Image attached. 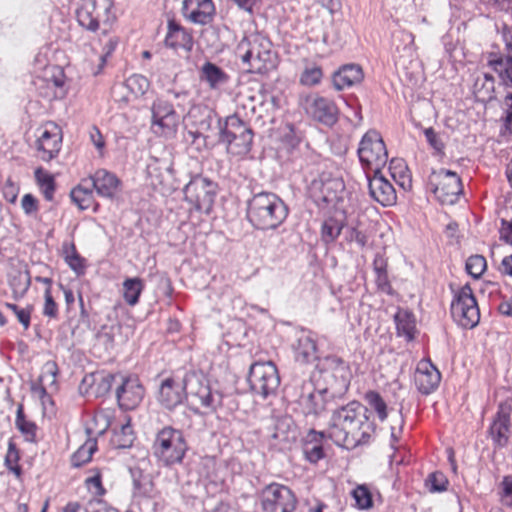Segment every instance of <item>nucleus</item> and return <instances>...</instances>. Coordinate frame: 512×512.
<instances>
[{
	"label": "nucleus",
	"instance_id": "nucleus-46",
	"mask_svg": "<svg viewBox=\"0 0 512 512\" xmlns=\"http://www.w3.org/2000/svg\"><path fill=\"white\" fill-rule=\"evenodd\" d=\"M196 112H199L202 118L195 122L198 127V131L194 133L190 132L194 139L200 137L202 132L209 131L214 119L213 112L208 108H194L190 111L189 114L191 117H196Z\"/></svg>",
	"mask_w": 512,
	"mask_h": 512
},
{
	"label": "nucleus",
	"instance_id": "nucleus-45",
	"mask_svg": "<svg viewBox=\"0 0 512 512\" xmlns=\"http://www.w3.org/2000/svg\"><path fill=\"white\" fill-rule=\"evenodd\" d=\"M365 401L369 405V407L376 412L378 419L383 422L387 419V404L381 395L373 390H370L365 393Z\"/></svg>",
	"mask_w": 512,
	"mask_h": 512
},
{
	"label": "nucleus",
	"instance_id": "nucleus-30",
	"mask_svg": "<svg viewBox=\"0 0 512 512\" xmlns=\"http://www.w3.org/2000/svg\"><path fill=\"white\" fill-rule=\"evenodd\" d=\"M293 350L297 361L308 363L316 358L317 346L311 332L302 330L297 334Z\"/></svg>",
	"mask_w": 512,
	"mask_h": 512
},
{
	"label": "nucleus",
	"instance_id": "nucleus-62",
	"mask_svg": "<svg viewBox=\"0 0 512 512\" xmlns=\"http://www.w3.org/2000/svg\"><path fill=\"white\" fill-rule=\"evenodd\" d=\"M503 499L508 507H512V477L505 476L502 480Z\"/></svg>",
	"mask_w": 512,
	"mask_h": 512
},
{
	"label": "nucleus",
	"instance_id": "nucleus-59",
	"mask_svg": "<svg viewBox=\"0 0 512 512\" xmlns=\"http://www.w3.org/2000/svg\"><path fill=\"white\" fill-rule=\"evenodd\" d=\"M44 298L45 303L43 308V314L49 318H56L58 315V306L51 294L50 288L45 289Z\"/></svg>",
	"mask_w": 512,
	"mask_h": 512
},
{
	"label": "nucleus",
	"instance_id": "nucleus-17",
	"mask_svg": "<svg viewBox=\"0 0 512 512\" xmlns=\"http://www.w3.org/2000/svg\"><path fill=\"white\" fill-rule=\"evenodd\" d=\"M345 189L344 182L329 172H321L309 184L308 190L315 202L335 203Z\"/></svg>",
	"mask_w": 512,
	"mask_h": 512
},
{
	"label": "nucleus",
	"instance_id": "nucleus-52",
	"mask_svg": "<svg viewBox=\"0 0 512 512\" xmlns=\"http://www.w3.org/2000/svg\"><path fill=\"white\" fill-rule=\"evenodd\" d=\"M322 76V69L319 66L308 67L302 72L300 83L306 86H314L320 83Z\"/></svg>",
	"mask_w": 512,
	"mask_h": 512
},
{
	"label": "nucleus",
	"instance_id": "nucleus-61",
	"mask_svg": "<svg viewBox=\"0 0 512 512\" xmlns=\"http://www.w3.org/2000/svg\"><path fill=\"white\" fill-rule=\"evenodd\" d=\"M21 207L26 215L38 212V200L32 194H25L21 199Z\"/></svg>",
	"mask_w": 512,
	"mask_h": 512
},
{
	"label": "nucleus",
	"instance_id": "nucleus-8",
	"mask_svg": "<svg viewBox=\"0 0 512 512\" xmlns=\"http://www.w3.org/2000/svg\"><path fill=\"white\" fill-rule=\"evenodd\" d=\"M247 380L251 391L263 399L275 395L280 385L278 369L271 361L253 363Z\"/></svg>",
	"mask_w": 512,
	"mask_h": 512
},
{
	"label": "nucleus",
	"instance_id": "nucleus-32",
	"mask_svg": "<svg viewBox=\"0 0 512 512\" xmlns=\"http://www.w3.org/2000/svg\"><path fill=\"white\" fill-rule=\"evenodd\" d=\"M90 183L89 178L82 179L70 192L72 202L82 211L89 209L94 203V189Z\"/></svg>",
	"mask_w": 512,
	"mask_h": 512
},
{
	"label": "nucleus",
	"instance_id": "nucleus-40",
	"mask_svg": "<svg viewBox=\"0 0 512 512\" xmlns=\"http://www.w3.org/2000/svg\"><path fill=\"white\" fill-rule=\"evenodd\" d=\"M37 185L39 186L44 198L47 201H52L56 190V183L54 177L43 168L39 167L34 172Z\"/></svg>",
	"mask_w": 512,
	"mask_h": 512
},
{
	"label": "nucleus",
	"instance_id": "nucleus-5",
	"mask_svg": "<svg viewBox=\"0 0 512 512\" xmlns=\"http://www.w3.org/2000/svg\"><path fill=\"white\" fill-rule=\"evenodd\" d=\"M219 124V142L226 146L229 154L244 156L251 150L253 143V130L236 114L228 116L224 123Z\"/></svg>",
	"mask_w": 512,
	"mask_h": 512
},
{
	"label": "nucleus",
	"instance_id": "nucleus-37",
	"mask_svg": "<svg viewBox=\"0 0 512 512\" xmlns=\"http://www.w3.org/2000/svg\"><path fill=\"white\" fill-rule=\"evenodd\" d=\"M9 285L13 292V298L19 300L27 293L31 285L30 272L27 269H19L10 275Z\"/></svg>",
	"mask_w": 512,
	"mask_h": 512
},
{
	"label": "nucleus",
	"instance_id": "nucleus-34",
	"mask_svg": "<svg viewBox=\"0 0 512 512\" xmlns=\"http://www.w3.org/2000/svg\"><path fill=\"white\" fill-rule=\"evenodd\" d=\"M373 271L378 290L385 294L393 295L394 291L387 273V260L380 254H377L373 260Z\"/></svg>",
	"mask_w": 512,
	"mask_h": 512
},
{
	"label": "nucleus",
	"instance_id": "nucleus-51",
	"mask_svg": "<svg viewBox=\"0 0 512 512\" xmlns=\"http://www.w3.org/2000/svg\"><path fill=\"white\" fill-rule=\"evenodd\" d=\"M117 376L112 374H107L101 376L98 380H96L92 386L93 392L97 397H103L112 389L113 383L116 381Z\"/></svg>",
	"mask_w": 512,
	"mask_h": 512
},
{
	"label": "nucleus",
	"instance_id": "nucleus-55",
	"mask_svg": "<svg viewBox=\"0 0 512 512\" xmlns=\"http://www.w3.org/2000/svg\"><path fill=\"white\" fill-rule=\"evenodd\" d=\"M127 86L135 94L143 95L149 87V81L146 77L135 74L128 78Z\"/></svg>",
	"mask_w": 512,
	"mask_h": 512
},
{
	"label": "nucleus",
	"instance_id": "nucleus-9",
	"mask_svg": "<svg viewBox=\"0 0 512 512\" xmlns=\"http://www.w3.org/2000/svg\"><path fill=\"white\" fill-rule=\"evenodd\" d=\"M450 312L453 320L463 328L472 329L479 323V307L469 284L454 294Z\"/></svg>",
	"mask_w": 512,
	"mask_h": 512
},
{
	"label": "nucleus",
	"instance_id": "nucleus-48",
	"mask_svg": "<svg viewBox=\"0 0 512 512\" xmlns=\"http://www.w3.org/2000/svg\"><path fill=\"white\" fill-rule=\"evenodd\" d=\"M97 449L96 441H88L82 445L71 457L73 467H80L89 462Z\"/></svg>",
	"mask_w": 512,
	"mask_h": 512
},
{
	"label": "nucleus",
	"instance_id": "nucleus-53",
	"mask_svg": "<svg viewBox=\"0 0 512 512\" xmlns=\"http://www.w3.org/2000/svg\"><path fill=\"white\" fill-rule=\"evenodd\" d=\"M426 485L430 492H442L447 489L448 480L443 473L434 472L428 476Z\"/></svg>",
	"mask_w": 512,
	"mask_h": 512
},
{
	"label": "nucleus",
	"instance_id": "nucleus-21",
	"mask_svg": "<svg viewBox=\"0 0 512 512\" xmlns=\"http://www.w3.org/2000/svg\"><path fill=\"white\" fill-rule=\"evenodd\" d=\"M186 399L183 379L176 380L173 377H167L160 383L157 393L159 404L168 410L176 408Z\"/></svg>",
	"mask_w": 512,
	"mask_h": 512
},
{
	"label": "nucleus",
	"instance_id": "nucleus-14",
	"mask_svg": "<svg viewBox=\"0 0 512 512\" xmlns=\"http://www.w3.org/2000/svg\"><path fill=\"white\" fill-rule=\"evenodd\" d=\"M428 187L442 203H454L462 192V181L456 172L441 168L432 171L428 179Z\"/></svg>",
	"mask_w": 512,
	"mask_h": 512
},
{
	"label": "nucleus",
	"instance_id": "nucleus-57",
	"mask_svg": "<svg viewBox=\"0 0 512 512\" xmlns=\"http://www.w3.org/2000/svg\"><path fill=\"white\" fill-rule=\"evenodd\" d=\"M5 306L14 312L15 316L17 317L18 321L21 323L23 328L27 330L30 326L31 321V309L20 308L16 304L8 302L5 303Z\"/></svg>",
	"mask_w": 512,
	"mask_h": 512
},
{
	"label": "nucleus",
	"instance_id": "nucleus-39",
	"mask_svg": "<svg viewBox=\"0 0 512 512\" xmlns=\"http://www.w3.org/2000/svg\"><path fill=\"white\" fill-rule=\"evenodd\" d=\"M144 289V282L138 277L127 278L123 282V299L130 306H135Z\"/></svg>",
	"mask_w": 512,
	"mask_h": 512
},
{
	"label": "nucleus",
	"instance_id": "nucleus-11",
	"mask_svg": "<svg viewBox=\"0 0 512 512\" xmlns=\"http://www.w3.org/2000/svg\"><path fill=\"white\" fill-rule=\"evenodd\" d=\"M184 390L186 398L190 397L192 403L215 411L221 405L222 396L219 393H213L208 384V380L201 372L189 371L183 377Z\"/></svg>",
	"mask_w": 512,
	"mask_h": 512
},
{
	"label": "nucleus",
	"instance_id": "nucleus-38",
	"mask_svg": "<svg viewBox=\"0 0 512 512\" xmlns=\"http://www.w3.org/2000/svg\"><path fill=\"white\" fill-rule=\"evenodd\" d=\"M63 77H64L63 72L61 70H59L58 75H52V77L49 79L38 78L35 81V84H38L40 82L42 84H47L48 89H53L52 93L41 92V95L44 98H47L49 100L61 99L65 96Z\"/></svg>",
	"mask_w": 512,
	"mask_h": 512
},
{
	"label": "nucleus",
	"instance_id": "nucleus-13",
	"mask_svg": "<svg viewBox=\"0 0 512 512\" xmlns=\"http://www.w3.org/2000/svg\"><path fill=\"white\" fill-rule=\"evenodd\" d=\"M319 374L329 391H346L350 385L351 371L348 363L335 355L324 357L318 364Z\"/></svg>",
	"mask_w": 512,
	"mask_h": 512
},
{
	"label": "nucleus",
	"instance_id": "nucleus-29",
	"mask_svg": "<svg viewBox=\"0 0 512 512\" xmlns=\"http://www.w3.org/2000/svg\"><path fill=\"white\" fill-rule=\"evenodd\" d=\"M364 78L362 67L358 64H345L333 74V85L336 90H343L359 84Z\"/></svg>",
	"mask_w": 512,
	"mask_h": 512
},
{
	"label": "nucleus",
	"instance_id": "nucleus-31",
	"mask_svg": "<svg viewBox=\"0 0 512 512\" xmlns=\"http://www.w3.org/2000/svg\"><path fill=\"white\" fill-rule=\"evenodd\" d=\"M488 66L499 75V78L506 87L512 89V54L502 57L495 53H490Z\"/></svg>",
	"mask_w": 512,
	"mask_h": 512
},
{
	"label": "nucleus",
	"instance_id": "nucleus-24",
	"mask_svg": "<svg viewBox=\"0 0 512 512\" xmlns=\"http://www.w3.org/2000/svg\"><path fill=\"white\" fill-rule=\"evenodd\" d=\"M441 381L439 370L430 360H422L415 373V385L420 393L429 395L437 389Z\"/></svg>",
	"mask_w": 512,
	"mask_h": 512
},
{
	"label": "nucleus",
	"instance_id": "nucleus-28",
	"mask_svg": "<svg viewBox=\"0 0 512 512\" xmlns=\"http://www.w3.org/2000/svg\"><path fill=\"white\" fill-rule=\"evenodd\" d=\"M61 140L59 132L43 130L36 141L38 157L45 162L54 159L61 149Z\"/></svg>",
	"mask_w": 512,
	"mask_h": 512
},
{
	"label": "nucleus",
	"instance_id": "nucleus-7",
	"mask_svg": "<svg viewBox=\"0 0 512 512\" xmlns=\"http://www.w3.org/2000/svg\"><path fill=\"white\" fill-rule=\"evenodd\" d=\"M111 0H80L76 9L78 24L84 29L96 32L101 24H109L114 19Z\"/></svg>",
	"mask_w": 512,
	"mask_h": 512
},
{
	"label": "nucleus",
	"instance_id": "nucleus-56",
	"mask_svg": "<svg viewBox=\"0 0 512 512\" xmlns=\"http://www.w3.org/2000/svg\"><path fill=\"white\" fill-rule=\"evenodd\" d=\"M85 483L87 488L97 496H102L106 492L102 485L101 472L98 469L94 470V475L88 477Z\"/></svg>",
	"mask_w": 512,
	"mask_h": 512
},
{
	"label": "nucleus",
	"instance_id": "nucleus-64",
	"mask_svg": "<svg viewBox=\"0 0 512 512\" xmlns=\"http://www.w3.org/2000/svg\"><path fill=\"white\" fill-rule=\"evenodd\" d=\"M500 239L512 245V221L501 220Z\"/></svg>",
	"mask_w": 512,
	"mask_h": 512
},
{
	"label": "nucleus",
	"instance_id": "nucleus-26",
	"mask_svg": "<svg viewBox=\"0 0 512 512\" xmlns=\"http://www.w3.org/2000/svg\"><path fill=\"white\" fill-rule=\"evenodd\" d=\"M164 44L171 49H183L186 52H191L194 41L192 34L186 28L180 25L174 18H170L167 22Z\"/></svg>",
	"mask_w": 512,
	"mask_h": 512
},
{
	"label": "nucleus",
	"instance_id": "nucleus-44",
	"mask_svg": "<svg viewBox=\"0 0 512 512\" xmlns=\"http://www.w3.org/2000/svg\"><path fill=\"white\" fill-rule=\"evenodd\" d=\"M20 460L19 450L12 439L8 442V449L4 459L5 467L11 471L17 479L22 477V468L18 464Z\"/></svg>",
	"mask_w": 512,
	"mask_h": 512
},
{
	"label": "nucleus",
	"instance_id": "nucleus-49",
	"mask_svg": "<svg viewBox=\"0 0 512 512\" xmlns=\"http://www.w3.org/2000/svg\"><path fill=\"white\" fill-rule=\"evenodd\" d=\"M487 268L486 259L482 255H472L466 260V272L473 278H480Z\"/></svg>",
	"mask_w": 512,
	"mask_h": 512
},
{
	"label": "nucleus",
	"instance_id": "nucleus-35",
	"mask_svg": "<svg viewBox=\"0 0 512 512\" xmlns=\"http://www.w3.org/2000/svg\"><path fill=\"white\" fill-rule=\"evenodd\" d=\"M398 336H404L407 341L414 339L416 329L415 318L412 312L401 309L394 316Z\"/></svg>",
	"mask_w": 512,
	"mask_h": 512
},
{
	"label": "nucleus",
	"instance_id": "nucleus-58",
	"mask_svg": "<svg viewBox=\"0 0 512 512\" xmlns=\"http://www.w3.org/2000/svg\"><path fill=\"white\" fill-rule=\"evenodd\" d=\"M502 107L505 113L503 118V126L505 130L512 133V93H507L504 97Z\"/></svg>",
	"mask_w": 512,
	"mask_h": 512
},
{
	"label": "nucleus",
	"instance_id": "nucleus-54",
	"mask_svg": "<svg viewBox=\"0 0 512 512\" xmlns=\"http://www.w3.org/2000/svg\"><path fill=\"white\" fill-rule=\"evenodd\" d=\"M424 135H425L427 142L434 149V151L437 155L444 154L445 145H444L441 137L438 135V133L432 127L424 129Z\"/></svg>",
	"mask_w": 512,
	"mask_h": 512
},
{
	"label": "nucleus",
	"instance_id": "nucleus-33",
	"mask_svg": "<svg viewBox=\"0 0 512 512\" xmlns=\"http://www.w3.org/2000/svg\"><path fill=\"white\" fill-rule=\"evenodd\" d=\"M199 74L200 79L205 81L211 89H216L221 85H224L229 79L228 75L222 68L210 61H207L202 65Z\"/></svg>",
	"mask_w": 512,
	"mask_h": 512
},
{
	"label": "nucleus",
	"instance_id": "nucleus-63",
	"mask_svg": "<svg viewBox=\"0 0 512 512\" xmlns=\"http://www.w3.org/2000/svg\"><path fill=\"white\" fill-rule=\"evenodd\" d=\"M350 240L358 244L359 247L364 248L368 242V236L364 231L354 227L350 231Z\"/></svg>",
	"mask_w": 512,
	"mask_h": 512
},
{
	"label": "nucleus",
	"instance_id": "nucleus-60",
	"mask_svg": "<svg viewBox=\"0 0 512 512\" xmlns=\"http://www.w3.org/2000/svg\"><path fill=\"white\" fill-rule=\"evenodd\" d=\"M288 132L283 137V144L289 153H293L294 150L299 146L301 139L296 134L295 129L292 125H288Z\"/></svg>",
	"mask_w": 512,
	"mask_h": 512
},
{
	"label": "nucleus",
	"instance_id": "nucleus-47",
	"mask_svg": "<svg viewBox=\"0 0 512 512\" xmlns=\"http://www.w3.org/2000/svg\"><path fill=\"white\" fill-rule=\"evenodd\" d=\"M196 112H199L202 118L195 122L198 127V131L194 133L190 132L194 139L200 137L202 132L209 131L214 119L213 112L208 108H194L190 111L189 114L191 117H196Z\"/></svg>",
	"mask_w": 512,
	"mask_h": 512
},
{
	"label": "nucleus",
	"instance_id": "nucleus-22",
	"mask_svg": "<svg viewBox=\"0 0 512 512\" xmlns=\"http://www.w3.org/2000/svg\"><path fill=\"white\" fill-rule=\"evenodd\" d=\"M370 196L382 206H391L396 203L397 195L393 185L381 174V170L373 172V176L366 174Z\"/></svg>",
	"mask_w": 512,
	"mask_h": 512
},
{
	"label": "nucleus",
	"instance_id": "nucleus-12",
	"mask_svg": "<svg viewBox=\"0 0 512 512\" xmlns=\"http://www.w3.org/2000/svg\"><path fill=\"white\" fill-rule=\"evenodd\" d=\"M218 185L210 179L197 175L183 189L184 199L200 212L209 214L217 195Z\"/></svg>",
	"mask_w": 512,
	"mask_h": 512
},
{
	"label": "nucleus",
	"instance_id": "nucleus-41",
	"mask_svg": "<svg viewBox=\"0 0 512 512\" xmlns=\"http://www.w3.org/2000/svg\"><path fill=\"white\" fill-rule=\"evenodd\" d=\"M62 250L68 266L78 275L83 274L85 269L83 258L77 252L75 244L73 242H64Z\"/></svg>",
	"mask_w": 512,
	"mask_h": 512
},
{
	"label": "nucleus",
	"instance_id": "nucleus-25",
	"mask_svg": "<svg viewBox=\"0 0 512 512\" xmlns=\"http://www.w3.org/2000/svg\"><path fill=\"white\" fill-rule=\"evenodd\" d=\"M88 178L93 189L100 197L114 199L120 191V179L106 169H98Z\"/></svg>",
	"mask_w": 512,
	"mask_h": 512
},
{
	"label": "nucleus",
	"instance_id": "nucleus-6",
	"mask_svg": "<svg viewBox=\"0 0 512 512\" xmlns=\"http://www.w3.org/2000/svg\"><path fill=\"white\" fill-rule=\"evenodd\" d=\"M152 449L159 461L171 466L182 462L188 446L180 430L164 427L157 433Z\"/></svg>",
	"mask_w": 512,
	"mask_h": 512
},
{
	"label": "nucleus",
	"instance_id": "nucleus-4",
	"mask_svg": "<svg viewBox=\"0 0 512 512\" xmlns=\"http://www.w3.org/2000/svg\"><path fill=\"white\" fill-rule=\"evenodd\" d=\"M236 55L251 73L266 74L276 67L272 42L260 33L244 37L236 47Z\"/></svg>",
	"mask_w": 512,
	"mask_h": 512
},
{
	"label": "nucleus",
	"instance_id": "nucleus-43",
	"mask_svg": "<svg viewBox=\"0 0 512 512\" xmlns=\"http://www.w3.org/2000/svg\"><path fill=\"white\" fill-rule=\"evenodd\" d=\"M133 442V429L129 423L121 425L120 430H115L111 437V444L117 449L130 448Z\"/></svg>",
	"mask_w": 512,
	"mask_h": 512
},
{
	"label": "nucleus",
	"instance_id": "nucleus-2",
	"mask_svg": "<svg viewBox=\"0 0 512 512\" xmlns=\"http://www.w3.org/2000/svg\"><path fill=\"white\" fill-rule=\"evenodd\" d=\"M289 209L275 193L262 191L247 201V220L258 230H275L288 217Z\"/></svg>",
	"mask_w": 512,
	"mask_h": 512
},
{
	"label": "nucleus",
	"instance_id": "nucleus-36",
	"mask_svg": "<svg viewBox=\"0 0 512 512\" xmlns=\"http://www.w3.org/2000/svg\"><path fill=\"white\" fill-rule=\"evenodd\" d=\"M15 426L24 437L25 441L30 443L36 442V435L38 427L35 422L28 420L24 413V406L22 403L17 405Z\"/></svg>",
	"mask_w": 512,
	"mask_h": 512
},
{
	"label": "nucleus",
	"instance_id": "nucleus-1",
	"mask_svg": "<svg viewBox=\"0 0 512 512\" xmlns=\"http://www.w3.org/2000/svg\"><path fill=\"white\" fill-rule=\"evenodd\" d=\"M366 412L367 408L358 401L334 409L328 425V438L346 448L368 443L376 426L369 421Z\"/></svg>",
	"mask_w": 512,
	"mask_h": 512
},
{
	"label": "nucleus",
	"instance_id": "nucleus-20",
	"mask_svg": "<svg viewBox=\"0 0 512 512\" xmlns=\"http://www.w3.org/2000/svg\"><path fill=\"white\" fill-rule=\"evenodd\" d=\"M181 12L186 20L204 26L214 21L216 9L212 0H183Z\"/></svg>",
	"mask_w": 512,
	"mask_h": 512
},
{
	"label": "nucleus",
	"instance_id": "nucleus-23",
	"mask_svg": "<svg viewBox=\"0 0 512 512\" xmlns=\"http://www.w3.org/2000/svg\"><path fill=\"white\" fill-rule=\"evenodd\" d=\"M511 408L500 404L498 411L489 427V435L498 448L505 447L509 442Z\"/></svg>",
	"mask_w": 512,
	"mask_h": 512
},
{
	"label": "nucleus",
	"instance_id": "nucleus-18",
	"mask_svg": "<svg viewBox=\"0 0 512 512\" xmlns=\"http://www.w3.org/2000/svg\"><path fill=\"white\" fill-rule=\"evenodd\" d=\"M306 112L316 121L332 126L338 120V108L335 103L319 95L307 96L304 100Z\"/></svg>",
	"mask_w": 512,
	"mask_h": 512
},
{
	"label": "nucleus",
	"instance_id": "nucleus-42",
	"mask_svg": "<svg viewBox=\"0 0 512 512\" xmlns=\"http://www.w3.org/2000/svg\"><path fill=\"white\" fill-rule=\"evenodd\" d=\"M343 222L335 217H329L324 220L321 226V239L324 243H333L340 235L343 229Z\"/></svg>",
	"mask_w": 512,
	"mask_h": 512
},
{
	"label": "nucleus",
	"instance_id": "nucleus-15",
	"mask_svg": "<svg viewBox=\"0 0 512 512\" xmlns=\"http://www.w3.org/2000/svg\"><path fill=\"white\" fill-rule=\"evenodd\" d=\"M261 505L265 512H293L297 498L289 487L271 483L262 491Z\"/></svg>",
	"mask_w": 512,
	"mask_h": 512
},
{
	"label": "nucleus",
	"instance_id": "nucleus-19",
	"mask_svg": "<svg viewBox=\"0 0 512 512\" xmlns=\"http://www.w3.org/2000/svg\"><path fill=\"white\" fill-rule=\"evenodd\" d=\"M115 395L120 409L133 410L142 402L145 389L137 377H120Z\"/></svg>",
	"mask_w": 512,
	"mask_h": 512
},
{
	"label": "nucleus",
	"instance_id": "nucleus-16",
	"mask_svg": "<svg viewBox=\"0 0 512 512\" xmlns=\"http://www.w3.org/2000/svg\"><path fill=\"white\" fill-rule=\"evenodd\" d=\"M151 127L154 133L168 136L176 132L179 116L171 102L157 97L151 105Z\"/></svg>",
	"mask_w": 512,
	"mask_h": 512
},
{
	"label": "nucleus",
	"instance_id": "nucleus-50",
	"mask_svg": "<svg viewBox=\"0 0 512 512\" xmlns=\"http://www.w3.org/2000/svg\"><path fill=\"white\" fill-rule=\"evenodd\" d=\"M356 506L361 509H369L373 506V499L370 490L365 485H359L352 491Z\"/></svg>",
	"mask_w": 512,
	"mask_h": 512
},
{
	"label": "nucleus",
	"instance_id": "nucleus-3",
	"mask_svg": "<svg viewBox=\"0 0 512 512\" xmlns=\"http://www.w3.org/2000/svg\"><path fill=\"white\" fill-rule=\"evenodd\" d=\"M287 395L307 420H316L329 408V398L334 392L329 391V387L316 388L310 380H294L287 388Z\"/></svg>",
	"mask_w": 512,
	"mask_h": 512
},
{
	"label": "nucleus",
	"instance_id": "nucleus-27",
	"mask_svg": "<svg viewBox=\"0 0 512 512\" xmlns=\"http://www.w3.org/2000/svg\"><path fill=\"white\" fill-rule=\"evenodd\" d=\"M326 438H328V436L324 431L310 429L307 432L306 436L303 438L302 450L308 462L316 464L325 457L323 443Z\"/></svg>",
	"mask_w": 512,
	"mask_h": 512
},
{
	"label": "nucleus",
	"instance_id": "nucleus-10",
	"mask_svg": "<svg viewBox=\"0 0 512 512\" xmlns=\"http://www.w3.org/2000/svg\"><path fill=\"white\" fill-rule=\"evenodd\" d=\"M357 154L363 168L373 172L380 171L388 160L385 143L376 130H369L363 135Z\"/></svg>",
	"mask_w": 512,
	"mask_h": 512
}]
</instances>
